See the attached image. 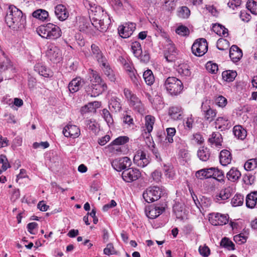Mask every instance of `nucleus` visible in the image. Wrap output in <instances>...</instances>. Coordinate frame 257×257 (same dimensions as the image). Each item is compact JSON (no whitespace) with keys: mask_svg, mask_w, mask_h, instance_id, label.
I'll return each mask as SVG.
<instances>
[{"mask_svg":"<svg viewBox=\"0 0 257 257\" xmlns=\"http://www.w3.org/2000/svg\"><path fill=\"white\" fill-rule=\"evenodd\" d=\"M90 85L85 87V91L88 95L91 97H95L101 93L106 88L104 84L98 75L97 72L91 70L90 72Z\"/></svg>","mask_w":257,"mask_h":257,"instance_id":"obj_1","label":"nucleus"},{"mask_svg":"<svg viewBox=\"0 0 257 257\" xmlns=\"http://www.w3.org/2000/svg\"><path fill=\"white\" fill-rule=\"evenodd\" d=\"M6 22L13 29L22 28L26 23V18L21 10L14 6H10L6 17Z\"/></svg>","mask_w":257,"mask_h":257,"instance_id":"obj_2","label":"nucleus"},{"mask_svg":"<svg viewBox=\"0 0 257 257\" xmlns=\"http://www.w3.org/2000/svg\"><path fill=\"white\" fill-rule=\"evenodd\" d=\"M91 24L100 32H105L110 23V20L103 13L100 7H96L91 10Z\"/></svg>","mask_w":257,"mask_h":257,"instance_id":"obj_3","label":"nucleus"},{"mask_svg":"<svg viewBox=\"0 0 257 257\" xmlns=\"http://www.w3.org/2000/svg\"><path fill=\"white\" fill-rule=\"evenodd\" d=\"M37 33L42 38L56 39L61 36L60 28L52 23L41 25L37 29Z\"/></svg>","mask_w":257,"mask_h":257,"instance_id":"obj_4","label":"nucleus"},{"mask_svg":"<svg viewBox=\"0 0 257 257\" xmlns=\"http://www.w3.org/2000/svg\"><path fill=\"white\" fill-rule=\"evenodd\" d=\"M165 86L167 90L171 95H177L183 89L182 82L174 77H168L165 81Z\"/></svg>","mask_w":257,"mask_h":257,"instance_id":"obj_5","label":"nucleus"},{"mask_svg":"<svg viewBox=\"0 0 257 257\" xmlns=\"http://www.w3.org/2000/svg\"><path fill=\"white\" fill-rule=\"evenodd\" d=\"M162 193V188L157 186H153L147 188L143 195L146 201L150 203L158 200L161 197Z\"/></svg>","mask_w":257,"mask_h":257,"instance_id":"obj_6","label":"nucleus"},{"mask_svg":"<svg viewBox=\"0 0 257 257\" xmlns=\"http://www.w3.org/2000/svg\"><path fill=\"white\" fill-rule=\"evenodd\" d=\"M124 94L131 106L139 112H142L143 111V106L141 100L130 89L125 88Z\"/></svg>","mask_w":257,"mask_h":257,"instance_id":"obj_7","label":"nucleus"},{"mask_svg":"<svg viewBox=\"0 0 257 257\" xmlns=\"http://www.w3.org/2000/svg\"><path fill=\"white\" fill-rule=\"evenodd\" d=\"M208 50V45L205 39L201 38L197 40L192 46L193 53L197 56H202L204 55Z\"/></svg>","mask_w":257,"mask_h":257,"instance_id":"obj_8","label":"nucleus"},{"mask_svg":"<svg viewBox=\"0 0 257 257\" xmlns=\"http://www.w3.org/2000/svg\"><path fill=\"white\" fill-rule=\"evenodd\" d=\"M209 220L213 225H223L228 221V215L219 213L209 214Z\"/></svg>","mask_w":257,"mask_h":257,"instance_id":"obj_9","label":"nucleus"},{"mask_svg":"<svg viewBox=\"0 0 257 257\" xmlns=\"http://www.w3.org/2000/svg\"><path fill=\"white\" fill-rule=\"evenodd\" d=\"M210 103V100H206L202 102L201 105V109L203 112L205 118L209 122L212 121L216 115V110L211 108Z\"/></svg>","mask_w":257,"mask_h":257,"instance_id":"obj_10","label":"nucleus"},{"mask_svg":"<svg viewBox=\"0 0 257 257\" xmlns=\"http://www.w3.org/2000/svg\"><path fill=\"white\" fill-rule=\"evenodd\" d=\"M141 176L140 171L136 168H130L123 171L122 177L127 182L137 180Z\"/></svg>","mask_w":257,"mask_h":257,"instance_id":"obj_11","label":"nucleus"},{"mask_svg":"<svg viewBox=\"0 0 257 257\" xmlns=\"http://www.w3.org/2000/svg\"><path fill=\"white\" fill-rule=\"evenodd\" d=\"M131 164V160L126 157L115 159L111 163L113 168L117 171H120L130 167Z\"/></svg>","mask_w":257,"mask_h":257,"instance_id":"obj_12","label":"nucleus"},{"mask_svg":"<svg viewBox=\"0 0 257 257\" xmlns=\"http://www.w3.org/2000/svg\"><path fill=\"white\" fill-rule=\"evenodd\" d=\"M136 29V24L133 23H126L124 25L119 26L118 31L119 35L123 38L129 37L132 35Z\"/></svg>","mask_w":257,"mask_h":257,"instance_id":"obj_13","label":"nucleus"},{"mask_svg":"<svg viewBox=\"0 0 257 257\" xmlns=\"http://www.w3.org/2000/svg\"><path fill=\"white\" fill-rule=\"evenodd\" d=\"M134 162L137 166L144 167L149 163V160L146 157V153L141 150L137 152L134 157Z\"/></svg>","mask_w":257,"mask_h":257,"instance_id":"obj_14","label":"nucleus"},{"mask_svg":"<svg viewBox=\"0 0 257 257\" xmlns=\"http://www.w3.org/2000/svg\"><path fill=\"white\" fill-rule=\"evenodd\" d=\"M63 133L66 137L76 138L80 135V131L76 125L68 124L63 128Z\"/></svg>","mask_w":257,"mask_h":257,"instance_id":"obj_15","label":"nucleus"},{"mask_svg":"<svg viewBox=\"0 0 257 257\" xmlns=\"http://www.w3.org/2000/svg\"><path fill=\"white\" fill-rule=\"evenodd\" d=\"M55 14L60 21H64L69 16V13L66 7L63 5H58L55 8Z\"/></svg>","mask_w":257,"mask_h":257,"instance_id":"obj_16","label":"nucleus"},{"mask_svg":"<svg viewBox=\"0 0 257 257\" xmlns=\"http://www.w3.org/2000/svg\"><path fill=\"white\" fill-rule=\"evenodd\" d=\"M164 209V207H160L152 206L146 209V214L149 218L154 219L159 216Z\"/></svg>","mask_w":257,"mask_h":257,"instance_id":"obj_17","label":"nucleus"},{"mask_svg":"<svg viewBox=\"0 0 257 257\" xmlns=\"http://www.w3.org/2000/svg\"><path fill=\"white\" fill-rule=\"evenodd\" d=\"M101 68L104 72V74L106 75L108 78L112 82H114L116 80V77L113 71L110 67V66L107 61H102V63L100 64Z\"/></svg>","mask_w":257,"mask_h":257,"instance_id":"obj_18","label":"nucleus"},{"mask_svg":"<svg viewBox=\"0 0 257 257\" xmlns=\"http://www.w3.org/2000/svg\"><path fill=\"white\" fill-rule=\"evenodd\" d=\"M47 55L51 61H59L61 59L60 50L56 46H51L47 51Z\"/></svg>","mask_w":257,"mask_h":257,"instance_id":"obj_19","label":"nucleus"},{"mask_svg":"<svg viewBox=\"0 0 257 257\" xmlns=\"http://www.w3.org/2000/svg\"><path fill=\"white\" fill-rule=\"evenodd\" d=\"M215 170V168L201 169L196 172V177L199 179L210 178L214 175Z\"/></svg>","mask_w":257,"mask_h":257,"instance_id":"obj_20","label":"nucleus"},{"mask_svg":"<svg viewBox=\"0 0 257 257\" xmlns=\"http://www.w3.org/2000/svg\"><path fill=\"white\" fill-rule=\"evenodd\" d=\"M229 56L234 62L238 61L242 56L241 50L236 45H233L230 49Z\"/></svg>","mask_w":257,"mask_h":257,"instance_id":"obj_21","label":"nucleus"},{"mask_svg":"<svg viewBox=\"0 0 257 257\" xmlns=\"http://www.w3.org/2000/svg\"><path fill=\"white\" fill-rule=\"evenodd\" d=\"M231 189L230 187H226L222 189L216 195L215 200L217 202L222 203V201L227 200L231 196Z\"/></svg>","mask_w":257,"mask_h":257,"instance_id":"obj_22","label":"nucleus"},{"mask_svg":"<svg viewBox=\"0 0 257 257\" xmlns=\"http://www.w3.org/2000/svg\"><path fill=\"white\" fill-rule=\"evenodd\" d=\"M84 82L80 77H77L73 79L69 84L68 88L71 93L77 91L81 86H82Z\"/></svg>","mask_w":257,"mask_h":257,"instance_id":"obj_23","label":"nucleus"},{"mask_svg":"<svg viewBox=\"0 0 257 257\" xmlns=\"http://www.w3.org/2000/svg\"><path fill=\"white\" fill-rule=\"evenodd\" d=\"M246 205L248 208H253L257 203V191H253L246 197Z\"/></svg>","mask_w":257,"mask_h":257,"instance_id":"obj_24","label":"nucleus"},{"mask_svg":"<svg viewBox=\"0 0 257 257\" xmlns=\"http://www.w3.org/2000/svg\"><path fill=\"white\" fill-rule=\"evenodd\" d=\"M91 49L93 57L100 64L102 63V61H105L107 60L97 46L92 44L91 45Z\"/></svg>","mask_w":257,"mask_h":257,"instance_id":"obj_25","label":"nucleus"},{"mask_svg":"<svg viewBox=\"0 0 257 257\" xmlns=\"http://www.w3.org/2000/svg\"><path fill=\"white\" fill-rule=\"evenodd\" d=\"M177 55V52L174 45L169 43L168 48L167 52L165 54V57L168 62H172L175 60V58Z\"/></svg>","mask_w":257,"mask_h":257,"instance_id":"obj_26","label":"nucleus"},{"mask_svg":"<svg viewBox=\"0 0 257 257\" xmlns=\"http://www.w3.org/2000/svg\"><path fill=\"white\" fill-rule=\"evenodd\" d=\"M219 159L220 163L223 166H226L231 161V153L227 150H222L220 153Z\"/></svg>","mask_w":257,"mask_h":257,"instance_id":"obj_27","label":"nucleus"},{"mask_svg":"<svg viewBox=\"0 0 257 257\" xmlns=\"http://www.w3.org/2000/svg\"><path fill=\"white\" fill-rule=\"evenodd\" d=\"M155 120V117L152 115H148L145 117V125L143 131L146 134H149L152 132Z\"/></svg>","mask_w":257,"mask_h":257,"instance_id":"obj_28","label":"nucleus"},{"mask_svg":"<svg viewBox=\"0 0 257 257\" xmlns=\"http://www.w3.org/2000/svg\"><path fill=\"white\" fill-rule=\"evenodd\" d=\"M169 113L171 117L175 120L180 119L182 118V111L180 106H172L170 107Z\"/></svg>","mask_w":257,"mask_h":257,"instance_id":"obj_29","label":"nucleus"},{"mask_svg":"<svg viewBox=\"0 0 257 257\" xmlns=\"http://www.w3.org/2000/svg\"><path fill=\"white\" fill-rule=\"evenodd\" d=\"M77 26L80 31H85L88 27L89 22L88 19L83 17H80L77 18Z\"/></svg>","mask_w":257,"mask_h":257,"instance_id":"obj_30","label":"nucleus"},{"mask_svg":"<svg viewBox=\"0 0 257 257\" xmlns=\"http://www.w3.org/2000/svg\"><path fill=\"white\" fill-rule=\"evenodd\" d=\"M33 16L41 21H44L48 19V12L42 9H38L34 11L32 14Z\"/></svg>","mask_w":257,"mask_h":257,"instance_id":"obj_31","label":"nucleus"},{"mask_svg":"<svg viewBox=\"0 0 257 257\" xmlns=\"http://www.w3.org/2000/svg\"><path fill=\"white\" fill-rule=\"evenodd\" d=\"M226 176L229 180L235 182L240 178L241 173L237 169L232 168L227 173Z\"/></svg>","mask_w":257,"mask_h":257,"instance_id":"obj_32","label":"nucleus"},{"mask_svg":"<svg viewBox=\"0 0 257 257\" xmlns=\"http://www.w3.org/2000/svg\"><path fill=\"white\" fill-rule=\"evenodd\" d=\"M235 136L240 140H244L246 137L247 133L241 125H236L233 128Z\"/></svg>","mask_w":257,"mask_h":257,"instance_id":"obj_33","label":"nucleus"},{"mask_svg":"<svg viewBox=\"0 0 257 257\" xmlns=\"http://www.w3.org/2000/svg\"><path fill=\"white\" fill-rule=\"evenodd\" d=\"M212 30L219 36L225 37L228 35V30L220 24H213Z\"/></svg>","mask_w":257,"mask_h":257,"instance_id":"obj_34","label":"nucleus"},{"mask_svg":"<svg viewBox=\"0 0 257 257\" xmlns=\"http://www.w3.org/2000/svg\"><path fill=\"white\" fill-rule=\"evenodd\" d=\"M197 155L201 160L206 161L210 157L209 151L207 148L202 147L198 151Z\"/></svg>","mask_w":257,"mask_h":257,"instance_id":"obj_35","label":"nucleus"},{"mask_svg":"<svg viewBox=\"0 0 257 257\" xmlns=\"http://www.w3.org/2000/svg\"><path fill=\"white\" fill-rule=\"evenodd\" d=\"M189 66L186 64H180L177 69L178 72L181 75L189 76L191 74Z\"/></svg>","mask_w":257,"mask_h":257,"instance_id":"obj_36","label":"nucleus"},{"mask_svg":"<svg viewBox=\"0 0 257 257\" xmlns=\"http://www.w3.org/2000/svg\"><path fill=\"white\" fill-rule=\"evenodd\" d=\"M216 124L218 125L219 128L223 127V128H226L227 127H230L231 124L230 121L226 117H219L216 120Z\"/></svg>","mask_w":257,"mask_h":257,"instance_id":"obj_37","label":"nucleus"},{"mask_svg":"<svg viewBox=\"0 0 257 257\" xmlns=\"http://www.w3.org/2000/svg\"><path fill=\"white\" fill-rule=\"evenodd\" d=\"M237 75L235 71L227 70L224 71L222 73L223 79L228 82L232 81Z\"/></svg>","mask_w":257,"mask_h":257,"instance_id":"obj_38","label":"nucleus"},{"mask_svg":"<svg viewBox=\"0 0 257 257\" xmlns=\"http://www.w3.org/2000/svg\"><path fill=\"white\" fill-rule=\"evenodd\" d=\"M210 143L215 146H220L222 142L221 135L219 133H213L211 138L209 139Z\"/></svg>","mask_w":257,"mask_h":257,"instance_id":"obj_39","label":"nucleus"},{"mask_svg":"<svg viewBox=\"0 0 257 257\" xmlns=\"http://www.w3.org/2000/svg\"><path fill=\"white\" fill-rule=\"evenodd\" d=\"M143 77L148 85H152L154 82V76L152 71L150 70H147L144 72Z\"/></svg>","mask_w":257,"mask_h":257,"instance_id":"obj_40","label":"nucleus"},{"mask_svg":"<svg viewBox=\"0 0 257 257\" xmlns=\"http://www.w3.org/2000/svg\"><path fill=\"white\" fill-rule=\"evenodd\" d=\"M132 50L137 57H139L142 54L141 44L138 42H135L132 44Z\"/></svg>","mask_w":257,"mask_h":257,"instance_id":"obj_41","label":"nucleus"},{"mask_svg":"<svg viewBox=\"0 0 257 257\" xmlns=\"http://www.w3.org/2000/svg\"><path fill=\"white\" fill-rule=\"evenodd\" d=\"M229 47V43L226 39L220 38L217 42V47L221 50H226Z\"/></svg>","mask_w":257,"mask_h":257,"instance_id":"obj_42","label":"nucleus"},{"mask_svg":"<svg viewBox=\"0 0 257 257\" xmlns=\"http://www.w3.org/2000/svg\"><path fill=\"white\" fill-rule=\"evenodd\" d=\"M244 199L243 196L241 194L235 195L231 199V204L233 206H238L242 205Z\"/></svg>","mask_w":257,"mask_h":257,"instance_id":"obj_43","label":"nucleus"},{"mask_svg":"<svg viewBox=\"0 0 257 257\" xmlns=\"http://www.w3.org/2000/svg\"><path fill=\"white\" fill-rule=\"evenodd\" d=\"M246 8L252 14L257 15V3L253 0H249L246 3Z\"/></svg>","mask_w":257,"mask_h":257,"instance_id":"obj_44","label":"nucleus"},{"mask_svg":"<svg viewBox=\"0 0 257 257\" xmlns=\"http://www.w3.org/2000/svg\"><path fill=\"white\" fill-rule=\"evenodd\" d=\"M244 167L246 170H251L257 167L256 158L248 160L244 164Z\"/></svg>","mask_w":257,"mask_h":257,"instance_id":"obj_45","label":"nucleus"},{"mask_svg":"<svg viewBox=\"0 0 257 257\" xmlns=\"http://www.w3.org/2000/svg\"><path fill=\"white\" fill-rule=\"evenodd\" d=\"M119 99L116 97H112L110 103V107H112L115 111L120 110L121 108V105L119 101Z\"/></svg>","mask_w":257,"mask_h":257,"instance_id":"obj_46","label":"nucleus"},{"mask_svg":"<svg viewBox=\"0 0 257 257\" xmlns=\"http://www.w3.org/2000/svg\"><path fill=\"white\" fill-rule=\"evenodd\" d=\"M190 11L186 7H182L180 8L178 11V16L180 18L186 19L190 16Z\"/></svg>","mask_w":257,"mask_h":257,"instance_id":"obj_47","label":"nucleus"},{"mask_svg":"<svg viewBox=\"0 0 257 257\" xmlns=\"http://www.w3.org/2000/svg\"><path fill=\"white\" fill-rule=\"evenodd\" d=\"M167 136L166 138V141L168 143H172L173 142V137L175 135L176 130L174 127L167 128L166 129Z\"/></svg>","mask_w":257,"mask_h":257,"instance_id":"obj_48","label":"nucleus"},{"mask_svg":"<svg viewBox=\"0 0 257 257\" xmlns=\"http://www.w3.org/2000/svg\"><path fill=\"white\" fill-rule=\"evenodd\" d=\"M102 115L109 126L113 123L112 116L107 109L102 110Z\"/></svg>","mask_w":257,"mask_h":257,"instance_id":"obj_49","label":"nucleus"},{"mask_svg":"<svg viewBox=\"0 0 257 257\" xmlns=\"http://www.w3.org/2000/svg\"><path fill=\"white\" fill-rule=\"evenodd\" d=\"M221 245L228 248L229 249H234V244L228 239L225 238L222 239L220 242Z\"/></svg>","mask_w":257,"mask_h":257,"instance_id":"obj_50","label":"nucleus"},{"mask_svg":"<svg viewBox=\"0 0 257 257\" xmlns=\"http://www.w3.org/2000/svg\"><path fill=\"white\" fill-rule=\"evenodd\" d=\"M128 141V138L125 136L119 137L116 138L112 142L113 144L116 145H123Z\"/></svg>","mask_w":257,"mask_h":257,"instance_id":"obj_51","label":"nucleus"},{"mask_svg":"<svg viewBox=\"0 0 257 257\" xmlns=\"http://www.w3.org/2000/svg\"><path fill=\"white\" fill-rule=\"evenodd\" d=\"M176 32L181 36H186L189 34V30L185 26H180L176 30Z\"/></svg>","mask_w":257,"mask_h":257,"instance_id":"obj_52","label":"nucleus"},{"mask_svg":"<svg viewBox=\"0 0 257 257\" xmlns=\"http://www.w3.org/2000/svg\"><path fill=\"white\" fill-rule=\"evenodd\" d=\"M207 69L212 73H215L218 70V66L216 64L208 62L206 64Z\"/></svg>","mask_w":257,"mask_h":257,"instance_id":"obj_53","label":"nucleus"},{"mask_svg":"<svg viewBox=\"0 0 257 257\" xmlns=\"http://www.w3.org/2000/svg\"><path fill=\"white\" fill-rule=\"evenodd\" d=\"M246 236L242 235L241 234L236 235L234 236V240L235 242L239 244L244 243L246 240Z\"/></svg>","mask_w":257,"mask_h":257,"instance_id":"obj_54","label":"nucleus"},{"mask_svg":"<svg viewBox=\"0 0 257 257\" xmlns=\"http://www.w3.org/2000/svg\"><path fill=\"white\" fill-rule=\"evenodd\" d=\"M199 251L201 255L204 256H208L210 253V249L206 245L203 246H200L199 248Z\"/></svg>","mask_w":257,"mask_h":257,"instance_id":"obj_55","label":"nucleus"},{"mask_svg":"<svg viewBox=\"0 0 257 257\" xmlns=\"http://www.w3.org/2000/svg\"><path fill=\"white\" fill-rule=\"evenodd\" d=\"M104 253L107 255L112 254L114 253L113 246L111 243L107 244L106 247L104 249Z\"/></svg>","mask_w":257,"mask_h":257,"instance_id":"obj_56","label":"nucleus"},{"mask_svg":"<svg viewBox=\"0 0 257 257\" xmlns=\"http://www.w3.org/2000/svg\"><path fill=\"white\" fill-rule=\"evenodd\" d=\"M216 103L220 107H224L227 103L226 99L222 96H219L216 99Z\"/></svg>","mask_w":257,"mask_h":257,"instance_id":"obj_57","label":"nucleus"},{"mask_svg":"<svg viewBox=\"0 0 257 257\" xmlns=\"http://www.w3.org/2000/svg\"><path fill=\"white\" fill-rule=\"evenodd\" d=\"M152 178L155 182H159L162 178L161 173L158 170H155L152 173Z\"/></svg>","mask_w":257,"mask_h":257,"instance_id":"obj_58","label":"nucleus"},{"mask_svg":"<svg viewBox=\"0 0 257 257\" xmlns=\"http://www.w3.org/2000/svg\"><path fill=\"white\" fill-rule=\"evenodd\" d=\"M241 2V0H229L227 5L229 8L234 9L240 6Z\"/></svg>","mask_w":257,"mask_h":257,"instance_id":"obj_59","label":"nucleus"},{"mask_svg":"<svg viewBox=\"0 0 257 257\" xmlns=\"http://www.w3.org/2000/svg\"><path fill=\"white\" fill-rule=\"evenodd\" d=\"M12 66V63L10 60L9 59H6L5 61H4L2 64H1V67L5 70L8 69L9 68H11Z\"/></svg>","mask_w":257,"mask_h":257,"instance_id":"obj_60","label":"nucleus"},{"mask_svg":"<svg viewBox=\"0 0 257 257\" xmlns=\"http://www.w3.org/2000/svg\"><path fill=\"white\" fill-rule=\"evenodd\" d=\"M49 143L47 142H41L40 143H35L33 144V147L35 149L41 147L43 149L47 148L49 147Z\"/></svg>","mask_w":257,"mask_h":257,"instance_id":"obj_61","label":"nucleus"},{"mask_svg":"<svg viewBox=\"0 0 257 257\" xmlns=\"http://www.w3.org/2000/svg\"><path fill=\"white\" fill-rule=\"evenodd\" d=\"M37 207L42 211H47L49 208V206L47 205L43 201H40L38 204Z\"/></svg>","mask_w":257,"mask_h":257,"instance_id":"obj_62","label":"nucleus"},{"mask_svg":"<svg viewBox=\"0 0 257 257\" xmlns=\"http://www.w3.org/2000/svg\"><path fill=\"white\" fill-rule=\"evenodd\" d=\"M110 139L109 135H106L99 140L98 143L100 145L103 146L110 140Z\"/></svg>","mask_w":257,"mask_h":257,"instance_id":"obj_63","label":"nucleus"},{"mask_svg":"<svg viewBox=\"0 0 257 257\" xmlns=\"http://www.w3.org/2000/svg\"><path fill=\"white\" fill-rule=\"evenodd\" d=\"M38 226V224L36 222H31L28 224L27 227L28 231L31 233V234H35V233L33 232V230L37 227Z\"/></svg>","mask_w":257,"mask_h":257,"instance_id":"obj_64","label":"nucleus"}]
</instances>
